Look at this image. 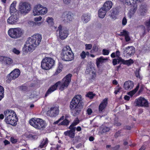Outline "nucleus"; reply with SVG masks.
I'll return each instance as SVG.
<instances>
[{
	"label": "nucleus",
	"mask_w": 150,
	"mask_h": 150,
	"mask_svg": "<svg viewBox=\"0 0 150 150\" xmlns=\"http://www.w3.org/2000/svg\"><path fill=\"white\" fill-rule=\"evenodd\" d=\"M127 20L125 17H124L122 19V23L123 25H125L127 23Z\"/></svg>",
	"instance_id": "obj_52"
},
{
	"label": "nucleus",
	"mask_w": 150,
	"mask_h": 150,
	"mask_svg": "<svg viewBox=\"0 0 150 150\" xmlns=\"http://www.w3.org/2000/svg\"><path fill=\"white\" fill-rule=\"evenodd\" d=\"M48 11L47 8L42 5V8H40V15H44L46 14Z\"/></svg>",
	"instance_id": "obj_32"
},
{
	"label": "nucleus",
	"mask_w": 150,
	"mask_h": 150,
	"mask_svg": "<svg viewBox=\"0 0 150 150\" xmlns=\"http://www.w3.org/2000/svg\"><path fill=\"white\" fill-rule=\"evenodd\" d=\"M121 87L117 86L115 88V91L114 93L115 94H117L118 92H119L120 91L121 89Z\"/></svg>",
	"instance_id": "obj_47"
},
{
	"label": "nucleus",
	"mask_w": 150,
	"mask_h": 150,
	"mask_svg": "<svg viewBox=\"0 0 150 150\" xmlns=\"http://www.w3.org/2000/svg\"><path fill=\"white\" fill-rule=\"evenodd\" d=\"M80 56L81 58L84 59L86 57V52L84 51H83L80 54Z\"/></svg>",
	"instance_id": "obj_50"
},
{
	"label": "nucleus",
	"mask_w": 150,
	"mask_h": 150,
	"mask_svg": "<svg viewBox=\"0 0 150 150\" xmlns=\"http://www.w3.org/2000/svg\"><path fill=\"white\" fill-rule=\"evenodd\" d=\"M41 39L42 36L38 33L35 34L28 38L23 47V53L26 54L28 52L33 51L40 44Z\"/></svg>",
	"instance_id": "obj_1"
},
{
	"label": "nucleus",
	"mask_w": 150,
	"mask_h": 150,
	"mask_svg": "<svg viewBox=\"0 0 150 150\" xmlns=\"http://www.w3.org/2000/svg\"><path fill=\"white\" fill-rule=\"evenodd\" d=\"M68 117L67 115H65V119L63 120L61 123L59 124L60 125H69V121L67 119Z\"/></svg>",
	"instance_id": "obj_33"
},
{
	"label": "nucleus",
	"mask_w": 150,
	"mask_h": 150,
	"mask_svg": "<svg viewBox=\"0 0 150 150\" xmlns=\"http://www.w3.org/2000/svg\"><path fill=\"white\" fill-rule=\"evenodd\" d=\"M129 33L127 30H123L122 31L120 32V35L124 36L125 37L129 35Z\"/></svg>",
	"instance_id": "obj_38"
},
{
	"label": "nucleus",
	"mask_w": 150,
	"mask_h": 150,
	"mask_svg": "<svg viewBox=\"0 0 150 150\" xmlns=\"http://www.w3.org/2000/svg\"><path fill=\"white\" fill-rule=\"evenodd\" d=\"M11 141L12 143H15L17 142V139L14 137H12L11 138Z\"/></svg>",
	"instance_id": "obj_49"
},
{
	"label": "nucleus",
	"mask_w": 150,
	"mask_h": 150,
	"mask_svg": "<svg viewBox=\"0 0 150 150\" xmlns=\"http://www.w3.org/2000/svg\"><path fill=\"white\" fill-rule=\"evenodd\" d=\"M101 128H103L102 131L103 132H105L109 131L110 130V128L108 127H103V126H102Z\"/></svg>",
	"instance_id": "obj_46"
},
{
	"label": "nucleus",
	"mask_w": 150,
	"mask_h": 150,
	"mask_svg": "<svg viewBox=\"0 0 150 150\" xmlns=\"http://www.w3.org/2000/svg\"><path fill=\"white\" fill-rule=\"evenodd\" d=\"M19 18V14H18L12 15L8 18L7 20V23L10 24H13L17 23Z\"/></svg>",
	"instance_id": "obj_12"
},
{
	"label": "nucleus",
	"mask_w": 150,
	"mask_h": 150,
	"mask_svg": "<svg viewBox=\"0 0 150 150\" xmlns=\"http://www.w3.org/2000/svg\"><path fill=\"white\" fill-rule=\"evenodd\" d=\"M79 121L77 119H76L74 120L72 123L70 125L71 126V127H74L77 125L79 123Z\"/></svg>",
	"instance_id": "obj_40"
},
{
	"label": "nucleus",
	"mask_w": 150,
	"mask_h": 150,
	"mask_svg": "<svg viewBox=\"0 0 150 150\" xmlns=\"http://www.w3.org/2000/svg\"><path fill=\"white\" fill-rule=\"evenodd\" d=\"M136 105L140 106L148 107L149 106L148 102L147 100L144 97H140L136 99L135 101Z\"/></svg>",
	"instance_id": "obj_10"
},
{
	"label": "nucleus",
	"mask_w": 150,
	"mask_h": 150,
	"mask_svg": "<svg viewBox=\"0 0 150 150\" xmlns=\"http://www.w3.org/2000/svg\"><path fill=\"white\" fill-rule=\"evenodd\" d=\"M81 19L83 23H86L90 21V16L87 14H84L82 15Z\"/></svg>",
	"instance_id": "obj_27"
},
{
	"label": "nucleus",
	"mask_w": 150,
	"mask_h": 150,
	"mask_svg": "<svg viewBox=\"0 0 150 150\" xmlns=\"http://www.w3.org/2000/svg\"><path fill=\"white\" fill-rule=\"evenodd\" d=\"M46 21L50 25H52L53 24V19L52 17H48L47 18Z\"/></svg>",
	"instance_id": "obj_37"
},
{
	"label": "nucleus",
	"mask_w": 150,
	"mask_h": 150,
	"mask_svg": "<svg viewBox=\"0 0 150 150\" xmlns=\"http://www.w3.org/2000/svg\"><path fill=\"white\" fill-rule=\"evenodd\" d=\"M42 18L41 16H39L38 17H35L34 18V20L35 21V22H40L42 20Z\"/></svg>",
	"instance_id": "obj_41"
},
{
	"label": "nucleus",
	"mask_w": 150,
	"mask_h": 150,
	"mask_svg": "<svg viewBox=\"0 0 150 150\" xmlns=\"http://www.w3.org/2000/svg\"><path fill=\"white\" fill-rule=\"evenodd\" d=\"M106 11L103 8L100 9L98 12L99 17L100 18H103L106 14Z\"/></svg>",
	"instance_id": "obj_28"
},
{
	"label": "nucleus",
	"mask_w": 150,
	"mask_h": 150,
	"mask_svg": "<svg viewBox=\"0 0 150 150\" xmlns=\"http://www.w3.org/2000/svg\"><path fill=\"white\" fill-rule=\"evenodd\" d=\"M4 114L5 117V120L6 123L13 126L16 125L18 118L14 111L6 110L4 111Z\"/></svg>",
	"instance_id": "obj_3"
},
{
	"label": "nucleus",
	"mask_w": 150,
	"mask_h": 150,
	"mask_svg": "<svg viewBox=\"0 0 150 150\" xmlns=\"http://www.w3.org/2000/svg\"><path fill=\"white\" fill-rule=\"evenodd\" d=\"M134 86L133 82L128 81H125L123 87L124 89L127 90H130L133 88Z\"/></svg>",
	"instance_id": "obj_20"
},
{
	"label": "nucleus",
	"mask_w": 150,
	"mask_h": 150,
	"mask_svg": "<svg viewBox=\"0 0 150 150\" xmlns=\"http://www.w3.org/2000/svg\"><path fill=\"white\" fill-rule=\"evenodd\" d=\"M11 51L13 53L16 55L19 54L21 52L20 50L16 48H13L11 50Z\"/></svg>",
	"instance_id": "obj_39"
},
{
	"label": "nucleus",
	"mask_w": 150,
	"mask_h": 150,
	"mask_svg": "<svg viewBox=\"0 0 150 150\" xmlns=\"http://www.w3.org/2000/svg\"><path fill=\"white\" fill-rule=\"evenodd\" d=\"M79 106V105L75 102L74 99L73 98L70 103V108L72 110L74 109L78 111L77 108Z\"/></svg>",
	"instance_id": "obj_23"
},
{
	"label": "nucleus",
	"mask_w": 150,
	"mask_h": 150,
	"mask_svg": "<svg viewBox=\"0 0 150 150\" xmlns=\"http://www.w3.org/2000/svg\"><path fill=\"white\" fill-rule=\"evenodd\" d=\"M73 98L74 99L75 102L79 105L82 101V97L80 95H77L75 96Z\"/></svg>",
	"instance_id": "obj_29"
},
{
	"label": "nucleus",
	"mask_w": 150,
	"mask_h": 150,
	"mask_svg": "<svg viewBox=\"0 0 150 150\" xmlns=\"http://www.w3.org/2000/svg\"><path fill=\"white\" fill-rule=\"evenodd\" d=\"M30 125L38 129H42L45 127L47 124L42 119L34 117L31 119L29 121Z\"/></svg>",
	"instance_id": "obj_4"
},
{
	"label": "nucleus",
	"mask_w": 150,
	"mask_h": 150,
	"mask_svg": "<svg viewBox=\"0 0 150 150\" xmlns=\"http://www.w3.org/2000/svg\"><path fill=\"white\" fill-rule=\"evenodd\" d=\"M55 64V61L52 58L45 57L42 60L41 67L44 70H48L51 69Z\"/></svg>",
	"instance_id": "obj_6"
},
{
	"label": "nucleus",
	"mask_w": 150,
	"mask_h": 150,
	"mask_svg": "<svg viewBox=\"0 0 150 150\" xmlns=\"http://www.w3.org/2000/svg\"><path fill=\"white\" fill-rule=\"evenodd\" d=\"M139 88V86H137L136 88L134 90L129 92L127 94L131 97H132L138 90Z\"/></svg>",
	"instance_id": "obj_34"
},
{
	"label": "nucleus",
	"mask_w": 150,
	"mask_h": 150,
	"mask_svg": "<svg viewBox=\"0 0 150 150\" xmlns=\"http://www.w3.org/2000/svg\"><path fill=\"white\" fill-rule=\"evenodd\" d=\"M24 33V30L20 28H11L8 31L9 36L11 38L15 39L21 37Z\"/></svg>",
	"instance_id": "obj_5"
},
{
	"label": "nucleus",
	"mask_w": 150,
	"mask_h": 150,
	"mask_svg": "<svg viewBox=\"0 0 150 150\" xmlns=\"http://www.w3.org/2000/svg\"><path fill=\"white\" fill-rule=\"evenodd\" d=\"M18 9L21 14L25 15L31 10V5L29 3L22 1L19 4Z\"/></svg>",
	"instance_id": "obj_7"
},
{
	"label": "nucleus",
	"mask_w": 150,
	"mask_h": 150,
	"mask_svg": "<svg viewBox=\"0 0 150 150\" xmlns=\"http://www.w3.org/2000/svg\"><path fill=\"white\" fill-rule=\"evenodd\" d=\"M69 129H70V130L65 132L64 134L66 136H68L71 138H74L75 136V132L76 130V128L71 127V126H70Z\"/></svg>",
	"instance_id": "obj_17"
},
{
	"label": "nucleus",
	"mask_w": 150,
	"mask_h": 150,
	"mask_svg": "<svg viewBox=\"0 0 150 150\" xmlns=\"http://www.w3.org/2000/svg\"><path fill=\"white\" fill-rule=\"evenodd\" d=\"M137 8V4H133L131 6V8L128 13V17L131 18L134 14L136 12Z\"/></svg>",
	"instance_id": "obj_16"
},
{
	"label": "nucleus",
	"mask_w": 150,
	"mask_h": 150,
	"mask_svg": "<svg viewBox=\"0 0 150 150\" xmlns=\"http://www.w3.org/2000/svg\"><path fill=\"white\" fill-rule=\"evenodd\" d=\"M17 1H13L11 4L10 7V13L11 15L14 14L17 15L19 14L16 8Z\"/></svg>",
	"instance_id": "obj_13"
},
{
	"label": "nucleus",
	"mask_w": 150,
	"mask_h": 150,
	"mask_svg": "<svg viewBox=\"0 0 150 150\" xmlns=\"http://www.w3.org/2000/svg\"><path fill=\"white\" fill-rule=\"evenodd\" d=\"M124 99L126 100H129L130 99V98L129 96L126 95L125 96Z\"/></svg>",
	"instance_id": "obj_61"
},
{
	"label": "nucleus",
	"mask_w": 150,
	"mask_h": 150,
	"mask_svg": "<svg viewBox=\"0 0 150 150\" xmlns=\"http://www.w3.org/2000/svg\"><path fill=\"white\" fill-rule=\"evenodd\" d=\"M73 54L69 46H66L64 47L62 50L61 54Z\"/></svg>",
	"instance_id": "obj_26"
},
{
	"label": "nucleus",
	"mask_w": 150,
	"mask_h": 150,
	"mask_svg": "<svg viewBox=\"0 0 150 150\" xmlns=\"http://www.w3.org/2000/svg\"><path fill=\"white\" fill-rule=\"evenodd\" d=\"M59 111L58 107L52 108L47 112V114L51 117H54L58 115Z\"/></svg>",
	"instance_id": "obj_11"
},
{
	"label": "nucleus",
	"mask_w": 150,
	"mask_h": 150,
	"mask_svg": "<svg viewBox=\"0 0 150 150\" xmlns=\"http://www.w3.org/2000/svg\"><path fill=\"white\" fill-rule=\"evenodd\" d=\"M98 50V47L96 45H95L93 46V49L91 50V52H92L93 51L95 52L97 51Z\"/></svg>",
	"instance_id": "obj_51"
},
{
	"label": "nucleus",
	"mask_w": 150,
	"mask_h": 150,
	"mask_svg": "<svg viewBox=\"0 0 150 150\" xmlns=\"http://www.w3.org/2000/svg\"><path fill=\"white\" fill-rule=\"evenodd\" d=\"M113 4L112 2L110 1H108L104 4L103 8L106 11L110 10L112 7Z\"/></svg>",
	"instance_id": "obj_25"
},
{
	"label": "nucleus",
	"mask_w": 150,
	"mask_h": 150,
	"mask_svg": "<svg viewBox=\"0 0 150 150\" xmlns=\"http://www.w3.org/2000/svg\"><path fill=\"white\" fill-rule=\"evenodd\" d=\"M33 23L35 25L38 26H40L42 23L43 22L40 21L39 22H33Z\"/></svg>",
	"instance_id": "obj_55"
},
{
	"label": "nucleus",
	"mask_w": 150,
	"mask_h": 150,
	"mask_svg": "<svg viewBox=\"0 0 150 150\" xmlns=\"http://www.w3.org/2000/svg\"><path fill=\"white\" fill-rule=\"evenodd\" d=\"M109 52V50L104 49L103 50V54L104 55H108Z\"/></svg>",
	"instance_id": "obj_45"
},
{
	"label": "nucleus",
	"mask_w": 150,
	"mask_h": 150,
	"mask_svg": "<svg viewBox=\"0 0 150 150\" xmlns=\"http://www.w3.org/2000/svg\"><path fill=\"white\" fill-rule=\"evenodd\" d=\"M41 8H42V5L40 4H37L34 6L32 12V14L34 16L40 15Z\"/></svg>",
	"instance_id": "obj_14"
},
{
	"label": "nucleus",
	"mask_w": 150,
	"mask_h": 150,
	"mask_svg": "<svg viewBox=\"0 0 150 150\" xmlns=\"http://www.w3.org/2000/svg\"><path fill=\"white\" fill-rule=\"evenodd\" d=\"M94 96V94L91 92H88L86 95V97H88L91 99Z\"/></svg>",
	"instance_id": "obj_42"
},
{
	"label": "nucleus",
	"mask_w": 150,
	"mask_h": 150,
	"mask_svg": "<svg viewBox=\"0 0 150 150\" xmlns=\"http://www.w3.org/2000/svg\"><path fill=\"white\" fill-rule=\"evenodd\" d=\"M65 116H62L60 118H59L58 120L57 121L55 122L54 124H57L59 123V122L62 120H64L65 119Z\"/></svg>",
	"instance_id": "obj_44"
},
{
	"label": "nucleus",
	"mask_w": 150,
	"mask_h": 150,
	"mask_svg": "<svg viewBox=\"0 0 150 150\" xmlns=\"http://www.w3.org/2000/svg\"><path fill=\"white\" fill-rule=\"evenodd\" d=\"M71 74H68L62 79L61 82L58 81L50 87L46 93L45 96H47L49 94L55 90L58 86H59V89L61 91H63L66 88L71 82Z\"/></svg>",
	"instance_id": "obj_2"
},
{
	"label": "nucleus",
	"mask_w": 150,
	"mask_h": 150,
	"mask_svg": "<svg viewBox=\"0 0 150 150\" xmlns=\"http://www.w3.org/2000/svg\"><path fill=\"white\" fill-rule=\"evenodd\" d=\"M86 73L89 74L91 75V79H94L96 76V70L93 67H88L86 69Z\"/></svg>",
	"instance_id": "obj_19"
},
{
	"label": "nucleus",
	"mask_w": 150,
	"mask_h": 150,
	"mask_svg": "<svg viewBox=\"0 0 150 150\" xmlns=\"http://www.w3.org/2000/svg\"><path fill=\"white\" fill-rule=\"evenodd\" d=\"M86 49L87 50H90L92 47V46L91 44H86L85 45Z\"/></svg>",
	"instance_id": "obj_48"
},
{
	"label": "nucleus",
	"mask_w": 150,
	"mask_h": 150,
	"mask_svg": "<svg viewBox=\"0 0 150 150\" xmlns=\"http://www.w3.org/2000/svg\"><path fill=\"white\" fill-rule=\"evenodd\" d=\"M61 57L64 61H69L73 59L74 55L73 54H61Z\"/></svg>",
	"instance_id": "obj_18"
},
{
	"label": "nucleus",
	"mask_w": 150,
	"mask_h": 150,
	"mask_svg": "<svg viewBox=\"0 0 150 150\" xmlns=\"http://www.w3.org/2000/svg\"><path fill=\"white\" fill-rule=\"evenodd\" d=\"M1 59L2 60V63L7 65H9L13 63V61L12 59L7 57H1Z\"/></svg>",
	"instance_id": "obj_22"
},
{
	"label": "nucleus",
	"mask_w": 150,
	"mask_h": 150,
	"mask_svg": "<svg viewBox=\"0 0 150 150\" xmlns=\"http://www.w3.org/2000/svg\"><path fill=\"white\" fill-rule=\"evenodd\" d=\"M146 25L150 27V19L146 22Z\"/></svg>",
	"instance_id": "obj_63"
},
{
	"label": "nucleus",
	"mask_w": 150,
	"mask_h": 150,
	"mask_svg": "<svg viewBox=\"0 0 150 150\" xmlns=\"http://www.w3.org/2000/svg\"><path fill=\"white\" fill-rule=\"evenodd\" d=\"M146 12V10L145 9H143L140 10V15L142 16H144Z\"/></svg>",
	"instance_id": "obj_53"
},
{
	"label": "nucleus",
	"mask_w": 150,
	"mask_h": 150,
	"mask_svg": "<svg viewBox=\"0 0 150 150\" xmlns=\"http://www.w3.org/2000/svg\"><path fill=\"white\" fill-rule=\"evenodd\" d=\"M20 71L18 69H14L7 76L8 80H7V81L9 82L12 80L16 79L20 75Z\"/></svg>",
	"instance_id": "obj_9"
},
{
	"label": "nucleus",
	"mask_w": 150,
	"mask_h": 150,
	"mask_svg": "<svg viewBox=\"0 0 150 150\" xmlns=\"http://www.w3.org/2000/svg\"><path fill=\"white\" fill-rule=\"evenodd\" d=\"M4 97V88L0 85V101Z\"/></svg>",
	"instance_id": "obj_35"
},
{
	"label": "nucleus",
	"mask_w": 150,
	"mask_h": 150,
	"mask_svg": "<svg viewBox=\"0 0 150 150\" xmlns=\"http://www.w3.org/2000/svg\"><path fill=\"white\" fill-rule=\"evenodd\" d=\"M4 142L5 145L8 144L10 143L9 142L6 140H4Z\"/></svg>",
	"instance_id": "obj_62"
},
{
	"label": "nucleus",
	"mask_w": 150,
	"mask_h": 150,
	"mask_svg": "<svg viewBox=\"0 0 150 150\" xmlns=\"http://www.w3.org/2000/svg\"><path fill=\"white\" fill-rule=\"evenodd\" d=\"M115 53L116 57H119V56L120 55V52L119 51H117Z\"/></svg>",
	"instance_id": "obj_59"
},
{
	"label": "nucleus",
	"mask_w": 150,
	"mask_h": 150,
	"mask_svg": "<svg viewBox=\"0 0 150 150\" xmlns=\"http://www.w3.org/2000/svg\"><path fill=\"white\" fill-rule=\"evenodd\" d=\"M62 70L60 69H57V70L54 73V75H56L58 74L62 71Z\"/></svg>",
	"instance_id": "obj_58"
},
{
	"label": "nucleus",
	"mask_w": 150,
	"mask_h": 150,
	"mask_svg": "<svg viewBox=\"0 0 150 150\" xmlns=\"http://www.w3.org/2000/svg\"><path fill=\"white\" fill-rule=\"evenodd\" d=\"M92 112V110L90 108H88L87 110V113L88 115H91Z\"/></svg>",
	"instance_id": "obj_56"
},
{
	"label": "nucleus",
	"mask_w": 150,
	"mask_h": 150,
	"mask_svg": "<svg viewBox=\"0 0 150 150\" xmlns=\"http://www.w3.org/2000/svg\"><path fill=\"white\" fill-rule=\"evenodd\" d=\"M135 49L133 46H129L124 49V53L128 56H131L134 53Z\"/></svg>",
	"instance_id": "obj_15"
},
{
	"label": "nucleus",
	"mask_w": 150,
	"mask_h": 150,
	"mask_svg": "<svg viewBox=\"0 0 150 150\" xmlns=\"http://www.w3.org/2000/svg\"><path fill=\"white\" fill-rule=\"evenodd\" d=\"M131 1H133V0H126V3L128 5H131V6H132V5L133 4V2H132V4Z\"/></svg>",
	"instance_id": "obj_54"
},
{
	"label": "nucleus",
	"mask_w": 150,
	"mask_h": 150,
	"mask_svg": "<svg viewBox=\"0 0 150 150\" xmlns=\"http://www.w3.org/2000/svg\"><path fill=\"white\" fill-rule=\"evenodd\" d=\"M135 74L136 77L139 79H141V77L139 73V70L138 69H137L135 72Z\"/></svg>",
	"instance_id": "obj_43"
},
{
	"label": "nucleus",
	"mask_w": 150,
	"mask_h": 150,
	"mask_svg": "<svg viewBox=\"0 0 150 150\" xmlns=\"http://www.w3.org/2000/svg\"><path fill=\"white\" fill-rule=\"evenodd\" d=\"M107 104V98H105L103 100L99 106V110L100 112H102L103 110L106 107Z\"/></svg>",
	"instance_id": "obj_21"
},
{
	"label": "nucleus",
	"mask_w": 150,
	"mask_h": 150,
	"mask_svg": "<svg viewBox=\"0 0 150 150\" xmlns=\"http://www.w3.org/2000/svg\"><path fill=\"white\" fill-rule=\"evenodd\" d=\"M120 59H122L121 57H119L117 59H113L112 61V63L114 65H116L117 63H119L120 62H121V61Z\"/></svg>",
	"instance_id": "obj_36"
},
{
	"label": "nucleus",
	"mask_w": 150,
	"mask_h": 150,
	"mask_svg": "<svg viewBox=\"0 0 150 150\" xmlns=\"http://www.w3.org/2000/svg\"><path fill=\"white\" fill-rule=\"evenodd\" d=\"M112 83L113 84L116 85L118 84V82L115 79L113 81Z\"/></svg>",
	"instance_id": "obj_64"
},
{
	"label": "nucleus",
	"mask_w": 150,
	"mask_h": 150,
	"mask_svg": "<svg viewBox=\"0 0 150 150\" xmlns=\"http://www.w3.org/2000/svg\"><path fill=\"white\" fill-rule=\"evenodd\" d=\"M62 68L63 65L62 64L60 63H59L57 69H59L62 70Z\"/></svg>",
	"instance_id": "obj_60"
},
{
	"label": "nucleus",
	"mask_w": 150,
	"mask_h": 150,
	"mask_svg": "<svg viewBox=\"0 0 150 150\" xmlns=\"http://www.w3.org/2000/svg\"><path fill=\"white\" fill-rule=\"evenodd\" d=\"M59 30V38L62 40L65 39L69 34L68 29L67 28H62L60 25L58 27Z\"/></svg>",
	"instance_id": "obj_8"
},
{
	"label": "nucleus",
	"mask_w": 150,
	"mask_h": 150,
	"mask_svg": "<svg viewBox=\"0 0 150 150\" xmlns=\"http://www.w3.org/2000/svg\"><path fill=\"white\" fill-rule=\"evenodd\" d=\"M125 38L126 42H128L130 40V38L129 36V35H128L127 36H126V37H125Z\"/></svg>",
	"instance_id": "obj_57"
},
{
	"label": "nucleus",
	"mask_w": 150,
	"mask_h": 150,
	"mask_svg": "<svg viewBox=\"0 0 150 150\" xmlns=\"http://www.w3.org/2000/svg\"><path fill=\"white\" fill-rule=\"evenodd\" d=\"M120 59L122 64L128 66L134 63L133 60L131 59H130L128 60H125L122 59Z\"/></svg>",
	"instance_id": "obj_30"
},
{
	"label": "nucleus",
	"mask_w": 150,
	"mask_h": 150,
	"mask_svg": "<svg viewBox=\"0 0 150 150\" xmlns=\"http://www.w3.org/2000/svg\"><path fill=\"white\" fill-rule=\"evenodd\" d=\"M108 59V58H105L103 57H100L99 58H97L96 61L97 67H98L100 66V64L105 62Z\"/></svg>",
	"instance_id": "obj_24"
},
{
	"label": "nucleus",
	"mask_w": 150,
	"mask_h": 150,
	"mask_svg": "<svg viewBox=\"0 0 150 150\" xmlns=\"http://www.w3.org/2000/svg\"><path fill=\"white\" fill-rule=\"evenodd\" d=\"M48 142V140L47 138H46L43 139L39 146V147L41 148L45 147L47 146Z\"/></svg>",
	"instance_id": "obj_31"
}]
</instances>
